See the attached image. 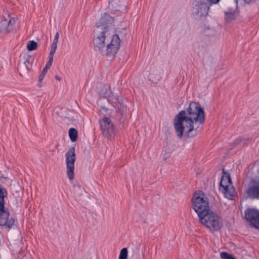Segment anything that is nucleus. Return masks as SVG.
<instances>
[{
    "label": "nucleus",
    "instance_id": "1",
    "mask_svg": "<svg viewBox=\"0 0 259 259\" xmlns=\"http://www.w3.org/2000/svg\"><path fill=\"white\" fill-rule=\"evenodd\" d=\"M205 113L200 105L192 102L186 110L180 111L174 118L175 133L179 139L195 137L199 128L204 124Z\"/></svg>",
    "mask_w": 259,
    "mask_h": 259
},
{
    "label": "nucleus",
    "instance_id": "2",
    "mask_svg": "<svg viewBox=\"0 0 259 259\" xmlns=\"http://www.w3.org/2000/svg\"><path fill=\"white\" fill-rule=\"evenodd\" d=\"M113 22V19L108 15L102 17L97 23L93 40L95 49L111 59L117 53L120 46L119 37L114 31Z\"/></svg>",
    "mask_w": 259,
    "mask_h": 259
},
{
    "label": "nucleus",
    "instance_id": "3",
    "mask_svg": "<svg viewBox=\"0 0 259 259\" xmlns=\"http://www.w3.org/2000/svg\"><path fill=\"white\" fill-rule=\"evenodd\" d=\"M198 218L200 223L211 231H217L223 226L222 219L211 210L202 214Z\"/></svg>",
    "mask_w": 259,
    "mask_h": 259
},
{
    "label": "nucleus",
    "instance_id": "4",
    "mask_svg": "<svg viewBox=\"0 0 259 259\" xmlns=\"http://www.w3.org/2000/svg\"><path fill=\"white\" fill-rule=\"evenodd\" d=\"M99 95L100 98L98 101V105L100 107V111L107 114L111 113L112 109L107 108L104 103L106 101L111 103L113 100H116L117 96L112 93L110 87L108 84L101 85Z\"/></svg>",
    "mask_w": 259,
    "mask_h": 259
},
{
    "label": "nucleus",
    "instance_id": "5",
    "mask_svg": "<svg viewBox=\"0 0 259 259\" xmlns=\"http://www.w3.org/2000/svg\"><path fill=\"white\" fill-rule=\"evenodd\" d=\"M192 208L198 217L210 210L207 198L201 191L195 193L192 199Z\"/></svg>",
    "mask_w": 259,
    "mask_h": 259
},
{
    "label": "nucleus",
    "instance_id": "6",
    "mask_svg": "<svg viewBox=\"0 0 259 259\" xmlns=\"http://www.w3.org/2000/svg\"><path fill=\"white\" fill-rule=\"evenodd\" d=\"M66 173L69 180L74 178V163L76 159L75 148L71 147L65 154Z\"/></svg>",
    "mask_w": 259,
    "mask_h": 259
},
{
    "label": "nucleus",
    "instance_id": "7",
    "mask_svg": "<svg viewBox=\"0 0 259 259\" xmlns=\"http://www.w3.org/2000/svg\"><path fill=\"white\" fill-rule=\"evenodd\" d=\"M100 124L103 136L111 140L115 136V128L111 119L107 117H103L100 120Z\"/></svg>",
    "mask_w": 259,
    "mask_h": 259
},
{
    "label": "nucleus",
    "instance_id": "8",
    "mask_svg": "<svg viewBox=\"0 0 259 259\" xmlns=\"http://www.w3.org/2000/svg\"><path fill=\"white\" fill-rule=\"evenodd\" d=\"M209 6L202 1L196 2L192 10L193 15L195 19L203 20L208 14Z\"/></svg>",
    "mask_w": 259,
    "mask_h": 259
},
{
    "label": "nucleus",
    "instance_id": "9",
    "mask_svg": "<svg viewBox=\"0 0 259 259\" xmlns=\"http://www.w3.org/2000/svg\"><path fill=\"white\" fill-rule=\"evenodd\" d=\"M16 20L14 18L8 17V19L2 20L0 22V33L6 34L10 32H14L18 29L16 26Z\"/></svg>",
    "mask_w": 259,
    "mask_h": 259
},
{
    "label": "nucleus",
    "instance_id": "10",
    "mask_svg": "<svg viewBox=\"0 0 259 259\" xmlns=\"http://www.w3.org/2000/svg\"><path fill=\"white\" fill-rule=\"evenodd\" d=\"M9 212L8 210L4 207L0 206V226H6L10 228L14 224V219L13 218H9Z\"/></svg>",
    "mask_w": 259,
    "mask_h": 259
},
{
    "label": "nucleus",
    "instance_id": "11",
    "mask_svg": "<svg viewBox=\"0 0 259 259\" xmlns=\"http://www.w3.org/2000/svg\"><path fill=\"white\" fill-rule=\"evenodd\" d=\"M245 217L255 228L259 229V211L254 208H249L245 211Z\"/></svg>",
    "mask_w": 259,
    "mask_h": 259
},
{
    "label": "nucleus",
    "instance_id": "12",
    "mask_svg": "<svg viewBox=\"0 0 259 259\" xmlns=\"http://www.w3.org/2000/svg\"><path fill=\"white\" fill-rule=\"evenodd\" d=\"M111 104L114 107L116 112L119 113L121 115L125 114L127 108L126 105L123 104L121 98H119L117 96L116 100H113Z\"/></svg>",
    "mask_w": 259,
    "mask_h": 259
},
{
    "label": "nucleus",
    "instance_id": "13",
    "mask_svg": "<svg viewBox=\"0 0 259 259\" xmlns=\"http://www.w3.org/2000/svg\"><path fill=\"white\" fill-rule=\"evenodd\" d=\"M146 75L148 80L153 83H157L161 78L160 73L155 69L150 70Z\"/></svg>",
    "mask_w": 259,
    "mask_h": 259
},
{
    "label": "nucleus",
    "instance_id": "14",
    "mask_svg": "<svg viewBox=\"0 0 259 259\" xmlns=\"http://www.w3.org/2000/svg\"><path fill=\"white\" fill-rule=\"evenodd\" d=\"M249 197L252 198H259V182H255L247 191Z\"/></svg>",
    "mask_w": 259,
    "mask_h": 259
},
{
    "label": "nucleus",
    "instance_id": "15",
    "mask_svg": "<svg viewBox=\"0 0 259 259\" xmlns=\"http://www.w3.org/2000/svg\"><path fill=\"white\" fill-rule=\"evenodd\" d=\"M221 191L224 193L225 196L229 199H232L235 194V189L232 184H230L226 188L222 189Z\"/></svg>",
    "mask_w": 259,
    "mask_h": 259
},
{
    "label": "nucleus",
    "instance_id": "16",
    "mask_svg": "<svg viewBox=\"0 0 259 259\" xmlns=\"http://www.w3.org/2000/svg\"><path fill=\"white\" fill-rule=\"evenodd\" d=\"M225 176L222 177L221 183H220V190L226 188L230 184H232L231 180L228 175L225 174Z\"/></svg>",
    "mask_w": 259,
    "mask_h": 259
},
{
    "label": "nucleus",
    "instance_id": "17",
    "mask_svg": "<svg viewBox=\"0 0 259 259\" xmlns=\"http://www.w3.org/2000/svg\"><path fill=\"white\" fill-rule=\"evenodd\" d=\"M226 14V19L227 21H231L236 18L237 15V12L235 10L232 11L227 12Z\"/></svg>",
    "mask_w": 259,
    "mask_h": 259
},
{
    "label": "nucleus",
    "instance_id": "18",
    "mask_svg": "<svg viewBox=\"0 0 259 259\" xmlns=\"http://www.w3.org/2000/svg\"><path fill=\"white\" fill-rule=\"evenodd\" d=\"M69 136L72 142L76 141L77 138V131L74 128H70L69 130Z\"/></svg>",
    "mask_w": 259,
    "mask_h": 259
},
{
    "label": "nucleus",
    "instance_id": "19",
    "mask_svg": "<svg viewBox=\"0 0 259 259\" xmlns=\"http://www.w3.org/2000/svg\"><path fill=\"white\" fill-rule=\"evenodd\" d=\"M37 47V44L33 40L29 41L27 44V49L29 51H32L36 49Z\"/></svg>",
    "mask_w": 259,
    "mask_h": 259
},
{
    "label": "nucleus",
    "instance_id": "20",
    "mask_svg": "<svg viewBox=\"0 0 259 259\" xmlns=\"http://www.w3.org/2000/svg\"><path fill=\"white\" fill-rule=\"evenodd\" d=\"M7 194V192L5 189L0 188V206L4 205V197Z\"/></svg>",
    "mask_w": 259,
    "mask_h": 259
},
{
    "label": "nucleus",
    "instance_id": "21",
    "mask_svg": "<svg viewBox=\"0 0 259 259\" xmlns=\"http://www.w3.org/2000/svg\"><path fill=\"white\" fill-rule=\"evenodd\" d=\"M127 257V249L126 248H123L120 250L119 259H126Z\"/></svg>",
    "mask_w": 259,
    "mask_h": 259
},
{
    "label": "nucleus",
    "instance_id": "22",
    "mask_svg": "<svg viewBox=\"0 0 259 259\" xmlns=\"http://www.w3.org/2000/svg\"><path fill=\"white\" fill-rule=\"evenodd\" d=\"M47 71H48V69H47V68H44L42 72L41 73V74L39 75V76L38 77V80L39 82V84L38 86L39 87H41V82H42V80L44 79V77L46 75Z\"/></svg>",
    "mask_w": 259,
    "mask_h": 259
},
{
    "label": "nucleus",
    "instance_id": "23",
    "mask_svg": "<svg viewBox=\"0 0 259 259\" xmlns=\"http://www.w3.org/2000/svg\"><path fill=\"white\" fill-rule=\"evenodd\" d=\"M221 257L222 259H236L232 255L226 252H222Z\"/></svg>",
    "mask_w": 259,
    "mask_h": 259
},
{
    "label": "nucleus",
    "instance_id": "24",
    "mask_svg": "<svg viewBox=\"0 0 259 259\" xmlns=\"http://www.w3.org/2000/svg\"><path fill=\"white\" fill-rule=\"evenodd\" d=\"M59 37V33L58 32H56L55 37L53 39V41L51 45L57 46V43L58 42Z\"/></svg>",
    "mask_w": 259,
    "mask_h": 259
},
{
    "label": "nucleus",
    "instance_id": "25",
    "mask_svg": "<svg viewBox=\"0 0 259 259\" xmlns=\"http://www.w3.org/2000/svg\"><path fill=\"white\" fill-rule=\"evenodd\" d=\"M57 46L51 45V49L49 54V56H54V54L56 52Z\"/></svg>",
    "mask_w": 259,
    "mask_h": 259
},
{
    "label": "nucleus",
    "instance_id": "26",
    "mask_svg": "<svg viewBox=\"0 0 259 259\" xmlns=\"http://www.w3.org/2000/svg\"><path fill=\"white\" fill-rule=\"evenodd\" d=\"M30 59H31V57L29 56H27L26 61L24 63L25 64L27 69L28 70H29L30 69V68L28 66V64H31V62L30 61Z\"/></svg>",
    "mask_w": 259,
    "mask_h": 259
},
{
    "label": "nucleus",
    "instance_id": "27",
    "mask_svg": "<svg viewBox=\"0 0 259 259\" xmlns=\"http://www.w3.org/2000/svg\"><path fill=\"white\" fill-rule=\"evenodd\" d=\"M114 4H115V2L114 1H111L109 3V6L112 7L113 8H114ZM115 10H118V9L116 8H115Z\"/></svg>",
    "mask_w": 259,
    "mask_h": 259
},
{
    "label": "nucleus",
    "instance_id": "28",
    "mask_svg": "<svg viewBox=\"0 0 259 259\" xmlns=\"http://www.w3.org/2000/svg\"><path fill=\"white\" fill-rule=\"evenodd\" d=\"M52 64V63L48 61L45 68L48 70L51 67Z\"/></svg>",
    "mask_w": 259,
    "mask_h": 259
},
{
    "label": "nucleus",
    "instance_id": "29",
    "mask_svg": "<svg viewBox=\"0 0 259 259\" xmlns=\"http://www.w3.org/2000/svg\"><path fill=\"white\" fill-rule=\"evenodd\" d=\"M207 1L212 4H217V3H219V2L220 1V0H207Z\"/></svg>",
    "mask_w": 259,
    "mask_h": 259
},
{
    "label": "nucleus",
    "instance_id": "30",
    "mask_svg": "<svg viewBox=\"0 0 259 259\" xmlns=\"http://www.w3.org/2000/svg\"><path fill=\"white\" fill-rule=\"evenodd\" d=\"M53 57L54 56H49V61H48V62L52 63L53 61Z\"/></svg>",
    "mask_w": 259,
    "mask_h": 259
},
{
    "label": "nucleus",
    "instance_id": "31",
    "mask_svg": "<svg viewBox=\"0 0 259 259\" xmlns=\"http://www.w3.org/2000/svg\"><path fill=\"white\" fill-rule=\"evenodd\" d=\"M55 78L58 81H60L61 80V78L58 75H56Z\"/></svg>",
    "mask_w": 259,
    "mask_h": 259
},
{
    "label": "nucleus",
    "instance_id": "32",
    "mask_svg": "<svg viewBox=\"0 0 259 259\" xmlns=\"http://www.w3.org/2000/svg\"><path fill=\"white\" fill-rule=\"evenodd\" d=\"M163 159H164V160H166V157H164V158H163Z\"/></svg>",
    "mask_w": 259,
    "mask_h": 259
}]
</instances>
